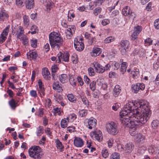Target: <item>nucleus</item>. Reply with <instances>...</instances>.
Segmentation results:
<instances>
[{"instance_id":"nucleus-1","label":"nucleus","mask_w":159,"mask_h":159,"mask_svg":"<svg viewBox=\"0 0 159 159\" xmlns=\"http://www.w3.org/2000/svg\"><path fill=\"white\" fill-rule=\"evenodd\" d=\"M150 109L148 103L145 100L128 102L120 112L122 124L129 127L134 124L137 116H139L141 119L145 116V113H148L147 111L151 113Z\"/></svg>"},{"instance_id":"nucleus-2","label":"nucleus","mask_w":159,"mask_h":159,"mask_svg":"<svg viewBox=\"0 0 159 159\" xmlns=\"http://www.w3.org/2000/svg\"><path fill=\"white\" fill-rule=\"evenodd\" d=\"M148 113H145V116L141 119L139 116H137L138 117L135 118V120L134 124L132 125L129 127V132L130 134L132 136H134L137 133L136 129L138 126L139 125L141 126L142 125L145 123L149 119L151 114V113L148 112V111H147Z\"/></svg>"},{"instance_id":"nucleus-3","label":"nucleus","mask_w":159,"mask_h":159,"mask_svg":"<svg viewBox=\"0 0 159 159\" xmlns=\"http://www.w3.org/2000/svg\"><path fill=\"white\" fill-rule=\"evenodd\" d=\"M49 41L52 48L59 49L63 44V40L59 33L52 32L49 34Z\"/></svg>"},{"instance_id":"nucleus-4","label":"nucleus","mask_w":159,"mask_h":159,"mask_svg":"<svg viewBox=\"0 0 159 159\" xmlns=\"http://www.w3.org/2000/svg\"><path fill=\"white\" fill-rule=\"evenodd\" d=\"M30 156L35 159H40L43 156V150L38 146H33L29 149Z\"/></svg>"},{"instance_id":"nucleus-5","label":"nucleus","mask_w":159,"mask_h":159,"mask_svg":"<svg viewBox=\"0 0 159 159\" xmlns=\"http://www.w3.org/2000/svg\"><path fill=\"white\" fill-rule=\"evenodd\" d=\"M106 129L108 133L111 135H115L119 132L117 124L113 121L108 122L106 125Z\"/></svg>"},{"instance_id":"nucleus-6","label":"nucleus","mask_w":159,"mask_h":159,"mask_svg":"<svg viewBox=\"0 0 159 159\" xmlns=\"http://www.w3.org/2000/svg\"><path fill=\"white\" fill-rule=\"evenodd\" d=\"M69 55L67 52L63 54L61 52H60L57 54V57H52L51 59L53 61H56V62L60 63L61 61H64L65 62H68L69 61Z\"/></svg>"},{"instance_id":"nucleus-7","label":"nucleus","mask_w":159,"mask_h":159,"mask_svg":"<svg viewBox=\"0 0 159 159\" xmlns=\"http://www.w3.org/2000/svg\"><path fill=\"white\" fill-rule=\"evenodd\" d=\"M92 64L95 70L98 73H102L105 70H108L111 67V65L109 64H107L103 67L97 61H94Z\"/></svg>"},{"instance_id":"nucleus-8","label":"nucleus","mask_w":159,"mask_h":159,"mask_svg":"<svg viewBox=\"0 0 159 159\" xmlns=\"http://www.w3.org/2000/svg\"><path fill=\"white\" fill-rule=\"evenodd\" d=\"M120 47L119 50L122 55L126 54L130 47V43L127 40H122L120 43Z\"/></svg>"},{"instance_id":"nucleus-9","label":"nucleus","mask_w":159,"mask_h":159,"mask_svg":"<svg viewBox=\"0 0 159 159\" xmlns=\"http://www.w3.org/2000/svg\"><path fill=\"white\" fill-rule=\"evenodd\" d=\"M90 136L92 138L99 142H101L103 140V137L102 133L100 130H97L91 132Z\"/></svg>"},{"instance_id":"nucleus-10","label":"nucleus","mask_w":159,"mask_h":159,"mask_svg":"<svg viewBox=\"0 0 159 159\" xmlns=\"http://www.w3.org/2000/svg\"><path fill=\"white\" fill-rule=\"evenodd\" d=\"M83 39L82 38H75L74 40V45L76 49L79 52L82 51L84 48L83 42L82 41Z\"/></svg>"},{"instance_id":"nucleus-11","label":"nucleus","mask_w":159,"mask_h":159,"mask_svg":"<svg viewBox=\"0 0 159 159\" xmlns=\"http://www.w3.org/2000/svg\"><path fill=\"white\" fill-rule=\"evenodd\" d=\"M39 89H38L39 93L41 97H43L45 95V89L44 86L41 80H39L38 81Z\"/></svg>"},{"instance_id":"nucleus-12","label":"nucleus","mask_w":159,"mask_h":159,"mask_svg":"<svg viewBox=\"0 0 159 159\" xmlns=\"http://www.w3.org/2000/svg\"><path fill=\"white\" fill-rule=\"evenodd\" d=\"M84 144L83 139L80 138L75 137L74 140V145L77 147H82Z\"/></svg>"},{"instance_id":"nucleus-13","label":"nucleus","mask_w":159,"mask_h":159,"mask_svg":"<svg viewBox=\"0 0 159 159\" xmlns=\"http://www.w3.org/2000/svg\"><path fill=\"white\" fill-rule=\"evenodd\" d=\"M27 56L28 59L30 60H34L37 57L38 54L35 51H30L27 53Z\"/></svg>"},{"instance_id":"nucleus-14","label":"nucleus","mask_w":159,"mask_h":159,"mask_svg":"<svg viewBox=\"0 0 159 159\" xmlns=\"http://www.w3.org/2000/svg\"><path fill=\"white\" fill-rule=\"evenodd\" d=\"M97 120L93 117L90 118L88 120V125H86L88 128L90 129L95 127L96 125V121Z\"/></svg>"},{"instance_id":"nucleus-15","label":"nucleus","mask_w":159,"mask_h":159,"mask_svg":"<svg viewBox=\"0 0 159 159\" xmlns=\"http://www.w3.org/2000/svg\"><path fill=\"white\" fill-rule=\"evenodd\" d=\"M145 53L144 50L142 48H135L133 52V54L134 56L137 55L141 57H143L144 56Z\"/></svg>"},{"instance_id":"nucleus-16","label":"nucleus","mask_w":159,"mask_h":159,"mask_svg":"<svg viewBox=\"0 0 159 159\" xmlns=\"http://www.w3.org/2000/svg\"><path fill=\"white\" fill-rule=\"evenodd\" d=\"M121 92V88L120 87L119 85H116L113 89L112 93L114 97H118Z\"/></svg>"},{"instance_id":"nucleus-17","label":"nucleus","mask_w":159,"mask_h":159,"mask_svg":"<svg viewBox=\"0 0 159 159\" xmlns=\"http://www.w3.org/2000/svg\"><path fill=\"white\" fill-rule=\"evenodd\" d=\"M102 52V49L99 48H93L91 55L92 57H96L98 56Z\"/></svg>"},{"instance_id":"nucleus-18","label":"nucleus","mask_w":159,"mask_h":159,"mask_svg":"<svg viewBox=\"0 0 159 159\" xmlns=\"http://www.w3.org/2000/svg\"><path fill=\"white\" fill-rule=\"evenodd\" d=\"M25 3L26 8L28 9H31L34 6V0H25Z\"/></svg>"},{"instance_id":"nucleus-19","label":"nucleus","mask_w":159,"mask_h":159,"mask_svg":"<svg viewBox=\"0 0 159 159\" xmlns=\"http://www.w3.org/2000/svg\"><path fill=\"white\" fill-rule=\"evenodd\" d=\"M42 74L43 77L46 80H49L51 77L49 75L50 73L47 68H45L43 70Z\"/></svg>"},{"instance_id":"nucleus-20","label":"nucleus","mask_w":159,"mask_h":159,"mask_svg":"<svg viewBox=\"0 0 159 159\" xmlns=\"http://www.w3.org/2000/svg\"><path fill=\"white\" fill-rule=\"evenodd\" d=\"M53 89L56 90L58 92H61L63 90L62 87L59 84V82L58 81L55 82L52 86Z\"/></svg>"},{"instance_id":"nucleus-21","label":"nucleus","mask_w":159,"mask_h":159,"mask_svg":"<svg viewBox=\"0 0 159 159\" xmlns=\"http://www.w3.org/2000/svg\"><path fill=\"white\" fill-rule=\"evenodd\" d=\"M9 16L6 11L4 10H2L0 12V20L4 21V20L8 18Z\"/></svg>"},{"instance_id":"nucleus-22","label":"nucleus","mask_w":159,"mask_h":159,"mask_svg":"<svg viewBox=\"0 0 159 159\" xmlns=\"http://www.w3.org/2000/svg\"><path fill=\"white\" fill-rule=\"evenodd\" d=\"M144 137L142 134L140 133H137L134 136L135 141L138 143H139L144 139Z\"/></svg>"},{"instance_id":"nucleus-23","label":"nucleus","mask_w":159,"mask_h":159,"mask_svg":"<svg viewBox=\"0 0 159 159\" xmlns=\"http://www.w3.org/2000/svg\"><path fill=\"white\" fill-rule=\"evenodd\" d=\"M55 142L56 144V147L57 148L59 149L60 151H63V148H64V147L62 144V143L58 139H56Z\"/></svg>"},{"instance_id":"nucleus-24","label":"nucleus","mask_w":159,"mask_h":159,"mask_svg":"<svg viewBox=\"0 0 159 159\" xmlns=\"http://www.w3.org/2000/svg\"><path fill=\"white\" fill-rule=\"evenodd\" d=\"M59 79L60 82L63 84L67 82L68 77L66 74H62L59 76Z\"/></svg>"},{"instance_id":"nucleus-25","label":"nucleus","mask_w":159,"mask_h":159,"mask_svg":"<svg viewBox=\"0 0 159 159\" xmlns=\"http://www.w3.org/2000/svg\"><path fill=\"white\" fill-rule=\"evenodd\" d=\"M19 30H20V31L18 33L17 32V37L19 39H21V38L25 36L24 34V30L23 27L20 26L19 27Z\"/></svg>"},{"instance_id":"nucleus-26","label":"nucleus","mask_w":159,"mask_h":159,"mask_svg":"<svg viewBox=\"0 0 159 159\" xmlns=\"http://www.w3.org/2000/svg\"><path fill=\"white\" fill-rule=\"evenodd\" d=\"M134 147V145L131 143H129L126 144L125 146V151L126 152H131Z\"/></svg>"},{"instance_id":"nucleus-27","label":"nucleus","mask_w":159,"mask_h":159,"mask_svg":"<svg viewBox=\"0 0 159 159\" xmlns=\"http://www.w3.org/2000/svg\"><path fill=\"white\" fill-rule=\"evenodd\" d=\"M69 122L68 120L67 119V117L62 119L61 121V127L63 128H65L67 126Z\"/></svg>"},{"instance_id":"nucleus-28","label":"nucleus","mask_w":159,"mask_h":159,"mask_svg":"<svg viewBox=\"0 0 159 159\" xmlns=\"http://www.w3.org/2000/svg\"><path fill=\"white\" fill-rule=\"evenodd\" d=\"M131 74L134 79H137L139 76V69L136 68L131 71Z\"/></svg>"},{"instance_id":"nucleus-29","label":"nucleus","mask_w":159,"mask_h":159,"mask_svg":"<svg viewBox=\"0 0 159 159\" xmlns=\"http://www.w3.org/2000/svg\"><path fill=\"white\" fill-rule=\"evenodd\" d=\"M8 104L12 109H15L17 106V103L14 99H11L8 101Z\"/></svg>"},{"instance_id":"nucleus-30","label":"nucleus","mask_w":159,"mask_h":159,"mask_svg":"<svg viewBox=\"0 0 159 159\" xmlns=\"http://www.w3.org/2000/svg\"><path fill=\"white\" fill-rule=\"evenodd\" d=\"M130 10V9L129 7L128 6L125 7L122 9V14L125 16H129L131 11Z\"/></svg>"},{"instance_id":"nucleus-31","label":"nucleus","mask_w":159,"mask_h":159,"mask_svg":"<svg viewBox=\"0 0 159 159\" xmlns=\"http://www.w3.org/2000/svg\"><path fill=\"white\" fill-rule=\"evenodd\" d=\"M43 133V128L41 126H39L37 128V131H36V135L38 136H41Z\"/></svg>"},{"instance_id":"nucleus-32","label":"nucleus","mask_w":159,"mask_h":159,"mask_svg":"<svg viewBox=\"0 0 159 159\" xmlns=\"http://www.w3.org/2000/svg\"><path fill=\"white\" fill-rule=\"evenodd\" d=\"M24 26L27 27L30 24L29 19L28 16L25 15L23 17Z\"/></svg>"},{"instance_id":"nucleus-33","label":"nucleus","mask_w":159,"mask_h":159,"mask_svg":"<svg viewBox=\"0 0 159 159\" xmlns=\"http://www.w3.org/2000/svg\"><path fill=\"white\" fill-rule=\"evenodd\" d=\"M81 99L83 103L85 105V107H88L89 105V101L86 97L81 96Z\"/></svg>"},{"instance_id":"nucleus-34","label":"nucleus","mask_w":159,"mask_h":159,"mask_svg":"<svg viewBox=\"0 0 159 159\" xmlns=\"http://www.w3.org/2000/svg\"><path fill=\"white\" fill-rule=\"evenodd\" d=\"M67 97L69 100L71 102H75L76 101V98L72 94H68Z\"/></svg>"},{"instance_id":"nucleus-35","label":"nucleus","mask_w":159,"mask_h":159,"mask_svg":"<svg viewBox=\"0 0 159 159\" xmlns=\"http://www.w3.org/2000/svg\"><path fill=\"white\" fill-rule=\"evenodd\" d=\"M159 124V121L157 120H154L151 123V126L153 129H157Z\"/></svg>"},{"instance_id":"nucleus-36","label":"nucleus","mask_w":159,"mask_h":159,"mask_svg":"<svg viewBox=\"0 0 159 159\" xmlns=\"http://www.w3.org/2000/svg\"><path fill=\"white\" fill-rule=\"evenodd\" d=\"M120 154L117 152H114L111 154L110 157V159H120Z\"/></svg>"},{"instance_id":"nucleus-37","label":"nucleus","mask_w":159,"mask_h":159,"mask_svg":"<svg viewBox=\"0 0 159 159\" xmlns=\"http://www.w3.org/2000/svg\"><path fill=\"white\" fill-rule=\"evenodd\" d=\"M115 38L112 36H109L107 38L104 40V43H108L112 42L115 40Z\"/></svg>"},{"instance_id":"nucleus-38","label":"nucleus","mask_w":159,"mask_h":159,"mask_svg":"<svg viewBox=\"0 0 159 159\" xmlns=\"http://www.w3.org/2000/svg\"><path fill=\"white\" fill-rule=\"evenodd\" d=\"M87 111L84 109L80 110L79 112V116L81 117H85L87 114Z\"/></svg>"},{"instance_id":"nucleus-39","label":"nucleus","mask_w":159,"mask_h":159,"mask_svg":"<svg viewBox=\"0 0 159 159\" xmlns=\"http://www.w3.org/2000/svg\"><path fill=\"white\" fill-rule=\"evenodd\" d=\"M102 153L103 157L105 158H107L108 156V150L105 148H103L102 150Z\"/></svg>"},{"instance_id":"nucleus-40","label":"nucleus","mask_w":159,"mask_h":159,"mask_svg":"<svg viewBox=\"0 0 159 159\" xmlns=\"http://www.w3.org/2000/svg\"><path fill=\"white\" fill-rule=\"evenodd\" d=\"M127 66V63H124V64H121L120 71L122 74H124L126 71Z\"/></svg>"},{"instance_id":"nucleus-41","label":"nucleus","mask_w":159,"mask_h":159,"mask_svg":"<svg viewBox=\"0 0 159 159\" xmlns=\"http://www.w3.org/2000/svg\"><path fill=\"white\" fill-rule=\"evenodd\" d=\"M76 118V115L74 113H72L70 114L67 117V119H68V120L70 121L72 120L73 121L75 120Z\"/></svg>"},{"instance_id":"nucleus-42","label":"nucleus","mask_w":159,"mask_h":159,"mask_svg":"<svg viewBox=\"0 0 159 159\" xmlns=\"http://www.w3.org/2000/svg\"><path fill=\"white\" fill-rule=\"evenodd\" d=\"M66 33V38L68 39H70L72 36V34L71 33V30L70 28L67 30Z\"/></svg>"},{"instance_id":"nucleus-43","label":"nucleus","mask_w":159,"mask_h":159,"mask_svg":"<svg viewBox=\"0 0 159 159\" xmlns=\"http://www.w3.org/2000/svg\"><path fill=\"white\" fill-rule=\"evenodd\" d=\"M104 1V0H96L95 1L93 2V4L92 5L94 7L99 6L102 5Z\"/></svg>"},{"instance_id":"nucleus-44","label":"nucleus","mask_w":159,"mask_h":159,"mask_svg":"<svg viewBox=\"0 0 159 159\" xmlns=\"http://www.w3.org/2000/svg\"><path fill=\"white\" fill-rule=\"evenodd\" d=\"M111 66L114 70H116L119 68L120 65L117 62L114 61L112 63Z\"/></svg>"},{"instance_id":"nucleus-45","label":"nucleus","mask_w":159,"mask_h":159,"mask_svg":"<svg viewBox=\"0 0 159 159\" xmlns=\"http://www.w3.org/2000/svg\"><path fill=\"white\" fill-rule=\"evenodd\" d=\"M90 89L92 91H94L96 88V83L95 81H93L90 83L89 85Z\"/></svg>"},{"instance_id":"nucleus-46","label":"nucleus","mask_w":159,"mask_h":159,"mask_svg":"<svg viewBox=\"0 0 159 159\" xmlns=\"http://www.w3.org/2000/svg\"><path fill=\"white\" fill-rule=\"evenodd\" d=\"M137 85V83L135 84L132 85V88L133 90V92L135 93H137L139 91L138 89L139 86Z\"/></svg>"},{"instance_id":"nucleus-47","label":"nucleus","mask_w":159,"mask_h":159,"mask_svg":"<svg viewBox=\"0 0 159 159\" xmlns=\"http://www.w3.org/2000/svg\"><path fill=\"white\" fill-rule=\"evenodd\" d=\"M25 0H16V5L19 7H22L24 5V2Z\"/></svg>"},{"instance_id":"nucleus-48","label":"nucleus","mask_w":159,"mask_h":159,"mask_svg":"<svg viewBox=\"0 0 159 159\" xmlns=\"http://www.w3.org/2000/svg\"><path fill=\"white\" fill-rule=\"evenodd\" d=\"M148 151L149 153L151 154H156V149H154L152 146H149L148 148Z\"/></svg>"},{"instance_id":"nucleus-49","label":"nucleus","mask_w":159,"mask_h":159,"mask_svg":"<svg viewBox=\"0 0 159 159\" xmlns=\"http://www.w3.org/2000/svg\"><path fill=\"white\" fill-rule=\"evenodd\" d=\"M53 110L54 111L53 113L54 114H57L59 115H60L62 111L61 108H59L58 107L54 108Z\"/></svg>"},{"instance_id":"nucleus-50","label":"nucleus","mask_w":159,"mask_h":159,"mask_svg":"<svg viewBox=\"0 0 159 159\" xmlns=\"http://www.w3.org/2000/svg\"><path fill=\"white\" fill-rule=\"evenodd\" d=\"M142 28L141 26L137 25L134 28V32L139 34L142 31Z\"/></svg>"},{"instance_id":"nucleus-51","label":"nucleus","mask_w":159,"mask_h":159,"mask_svg":"<svg viewBox=\"0 0 159 159\" xmlns=\"http://www.w3.org/2000/svg\"><path fill=\"white\" fill-rule=\"evenodd\" d=\"M152 40L151 39L148 38L144 40V43L146 45H150L152 44Z\"/></svg>"},{"instance_id":"nucleus-52","label":"nucleus","mask_w":159,"mask_h":159,"mask_svg":"<svg viewBox=\"0 0 159 159\" xmlns=\"http://www.w3.org/2000/svg\"><path fill=\"white\" fill-rule=\"evenodd\" d=\"M20 39L22 41V43L24 45H27L28 43V39L27 38L25 35L23 37L21 38Z\"/></svg>"},{"instance_id":"nucleus-53","label":"nucleus","mask_w":159,"mask_h":159,"mask_svg":"<svg viewBox=\"0 0 159 159\" xmlns=\"http://www.w3.org/2000/svg\"><path fill=\"white\" fill-rule=\"evenodd\" d=\"M10 28V25H8L5 28V29H4L2 33V34H3L4 35H5L6 36H7Z\"/></svg>"},{"instance_id":"nucleus-54","label":"nucleus","mask_w":159,"mask_h":159,"mask_svg":"<svg viewBox=\"0 0 159 159\" xmlns=\"http://www.w3.org/2000/svg\"><path fill=\"white\" fill-rule=\"evenodd\" d=\"M37 29V27L36 25H33L31 26L30 28V30L32 31L30 32L29 31L28 33H31L32 34H35L36 33V30Z\"/></svg>"},{"instance_id":"nucleus-55","label":"nucleus","mask_w":159,"mask_h":159,"mask_svg":"<svg viewBox=\"0 0 159 159\" xmlns=\"http://www.w3.org/2000/svg\"><path fill=\"white\" fill-rule=\"evenodd\" d=\"M101 8L100 7H97L93 10V14L95 16H97L98 14L100 13L101 12Z\"/></svg>"},{"instance_id":"nucleus-56","label":"nucleus","mask_w":159,"mask_h":159,"mask_svg":"<svg viewBox=\"0 0 159 159\" xmlns=\"http://www.w3.org/2000/svg\"><path fill=\"white\" fill-rule=\"evenodd\" d=\"M138 86H139L138 89L139 90H141L142 91L144 90L145 88V85L143 83H137Z\"/></svg>"},{"instance_id":"nucleus-57","label":"nucleus","mask_w":159,"mask_h":159,"mask_svg":"<svg viewBox=\"0 0 159 159\" xmlns=\"http://www.w3.org/2000/svg\"><path fill=\"white\" fill-rule=\"evenodd\" d=\"M52 75L53 77H54V76L55 75H54L53 73H55L58 70V68L57 66L56 65H54L52 66Z\"/></svg>"},{"instance_id":"nucleus-58","label":"nucleus","mask_w":159,"mask_h":159,"mask_svg":"<svg viewBox=\"0 0 159 159\" xmlns=\"http://www.w3.org/2000/svg\"><path fill=\"white\" fill-rule=\"evenodd\" d=\"M89 74V75L91 76L94 75L95 72L94 69L92 67H89L88 69Z\"/></svg>"},{"instance_id":"nucleus-59","label":"nucleus","mask_w":159,"mask_h":159,"mask_svg":"<svg viewBox=\"0 0 159 159\" xmlns=\"http://www.w3.org/2000/svg\"><path fill=\"white\" fill-rule=\"evenodd\" d=\"M100 94V91L98 90H96L93 93V97L95 98H98Z\"/></svg>"},{"instance_id":"nucleus-60","label":"nucleus","mask_w":159,"mask_h":159,"mask_svg":"<svg viewBox=\"0 0 159 159\" xmlns=\"http://www.w3.org/2000/svg\"><path fill=\"white\" fill-rule=\"evenodd\" d=\"M43 109L42 108H39L38 111L37 116L39 117H42L43 115Z\"/></svg>"},{"instance_id":"nucleus-61","label":"nucleus","mask_w":159,"mask_h":159,"mask_svg":"<svg viewBox=\"0 0 159 159\" xmlns=\"http://www.w3.org/2000/svg\"><path fill=\"white\" fill-rule=\"evenodd\" d=\"M7 93L8 94V96L11 98L13 97L14 96V93L12 91L11 89H8V90L7 91Z\"/></svg>"},{"instance_id":"nucleus-62","label":"nucleus","mask_w":159,"mask_h":159,"mask_svg":"<svg viewBox=\"0 0 159 159\" xmlns=\"http://www.w3.org/2000/svg\"><path fill=\"white\" fill-rule=\"evenodd\" d=\"M114 142V140L113 138H110L107 141V144L109 148H111Z\"/></svg>"},{"instance_id":"nucleus-63","label":"nucleus","mask_w":159,"mask_h":159,"mask_svg":"<svg viewBox=\"0 0 159 159\" xmlns=\"http://www.w3.org/2000/svg\"><path fill=\"white\" fill-rule=\"evenodd\" d=\"M31 45L32 47L35 48L37 47V40L32 39L31 40Z\"/></svg>"},{"instance_id":"nucleus-64","label":"nucleus","mask_w":159,"mask_h":159,"mask_svg":"<svg viewBox=\"0 0 159 159\" xmlns=\"http://www.w3.org/2000/svg\"><path fill=\"white\" fill-rule=\"evenodd\" d=\"M155 28L157 29H159V19L155 20L154 23Z\"/></svg>"}]
</instances>
